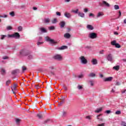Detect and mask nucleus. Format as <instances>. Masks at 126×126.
<instances>
[{"label":"nucleus","mask_w":126,"mask_h":126,"mask_svg":"<svg viewBox=\"0 0 126 126\" xmlns=\"http://www.w3.org/2000/svg\"><path fill=\"white\" fill-rule=\"evenodd\" d=\"M45 41L46 42H49L50 44L52 45V46H54V45H56L58 42L55 41L54 39H51L50 37L46 36L45 37Z\"/></svg>","instance_id":"nucleus-1"},{"label":"nucleus","mask_w":126,"mask_h":126,"mask_svg":"<svg viewBox=\"0 0 126 126\" xmlns=\"http://www.w3.org/2000/svg\"><path fill=\"white\" fill-rule=\"evenodd\" d=\"M28 54H29V51L28 50L23 49L20 51L18 55L20 57H22L24 56H28Z\"/></svg>","instance_id":"nucleus-2"},{"label":"nucleus","mask_w":126,"mask_h":126,"mask_svg":"<svg viewBox=\"0 0 126 126\" xmlns=\"http://www.w3.org/2000/svg\"><path fill=\"white\" fill-rule=\"evenodd\" d=\"M9 38H14L15 39H19L20 38V34L18 32H15L12 34H8Z\"/></svg>","instance_id":"nucleus-3"},{"label":"nucleus","mask_w":126,"mask_h":126,"mask_svg":"<svg viewBox=\"0 0 126 126\" xmlns=\"http://www.w3.org/2000/svg\"><path fill=\"white\" fill-rule=\"evenodd\" d=\"M100 6L102 7H110V4H109L106 1H102L99 3Z\"/></svg>","instance_id":"nucleus-4"},{"label":"nucleus","mask_w":126,"mask_h":126,"mask_svg":"<svg viewBox=\"0 0 126 126\" xmlns=\"http://www.w3.org/2000/svg\"><path fill=\"white\" fill-rule=\"evenodd\" d=\"M111 44L112 46H114L115 48H117L118 49H120V48L121 47L120 44L117 43L116 40H113L111 41Z\"/></svg>","instance_id":"nucleus-5"},{"label":"nucleus","mask_w":126,"mask_h":126,"mask_svg":"<svg viewBox=\"0 0 126 126\" xmlns=\"http://www.w3.org/2000/svg\"><path fill=\"white\" fill-rule=\"evenodd\" d=\"M89 37L91 39H96V38H97V34L95 32H90L89 35Z\"/></svg>","instance_id":"nucleus-6"},{"label":"nucleus","mask_w":126,"mask_h":126,"mask_svg":"<svg viewBox=\"0 0 126 126\" xmlns=\"http://www.w3.org/2000/svg\"><path fill=\"white\" fill-rule=\"evenodd\" d=\"M80 60L82 63H83V64H86V63H87V60L85 59V57H84V56H81L80 57Z\"/></svg>","instance_id":"nucleus-7"},{"label":"nucleus","mask_w":126,"mask_h":126,"mask_svg":"<svg viewBox=\"0 0 126 126\" xmlns=\"http://www.w3.org/2000/svg\"><path fill=\"white\" fill-rule=\"evenodd\" d=\"M55 60H57L58 61H62V56L61 55H56L54 57Z\"/></svg>","instance_id":"nucleus-8"},{"label":"nucleus","mask_w":126,"mask_h":126,"mask_svg":"<svg viewBox=\"0 0 126 126\" xmlns=\"http://www.w3.org/2000/svg\"><path fill=\"white\" fill-rule=\"evenodd\" d=\"M20 72V69H16L12 71V74H13L14 75H15V74H18Z\"/></svg>","instance_id":"nucleus-9"},{"label":"nucleus","mask_w":126,"mask_h":126,"mask_svg":"<svg viewBox=\"0 0 126 126\" xmlns=\"http://www.w3.org/2000/svg\"><path fill=\"white\" fill-rule=\"evenodd\" d=\"M78 15L80 17H82V18H84L85 17V14L83 12H78Z\"/></svg>","instance_id":"nucleus-10"},{"label":"nucleus","mask_w":126,"mask_h":126,"mask_svg":"<svg viewBox=\"0 0 126 126\" xmlns=\"http://www.w3.org/2000/svg\"><path fill=\"white\" fill-rule=\"evenodd\" d=\"M64 15L66 18H70V17H71V14L69 13L65 12Z\"/></svg>","instance_id":"nucleus-11"},{"label":"nucleus","mask_w":126,"mask_h":126,"mask_svg":"<svg viewBox=\"0 0 126 126\" xmlns=\"http://www.w3.org/2000/svg\"><path fill=\"white\" fill-rule=\"evenodd\" d=\"M59 25H60L61 28H63L65 25V22H64V21H61Z\"/></svg>","instance_id":"nucleus-12"},{"label":"nucleus","mask_w":126,"mask_h":126,"mask_svg":"<svg viewBox=\"0 0 126 126\" xmlns=\"http://www.w3.org/2000/svg\"><path fill=\"white\" fill-rule=\"evenodd\" d=\"M0 72L2 75H4V74H5V70L3 68H0Z\"/></svg>","instance_id":"nucleus-13"},{"label":"nucleus","mask_w":126,"mask_h":126,"mask_svg":"<svg viewBox=\"0 0 126 126\" xmlns=\"http://www.w3.org/2000/svg\"><path fill=\"white\" fill-rule=\"evenodd\" d=\"M70 34L69 33H66L64 34V38H66V39H69L70 38Z\"/></svg>","instance_id":"nucleus-14"},{"label":"nucleus","mask_w":126,"mask_h":126,"mask_svg":"<svg viewBox=\"0 0 126 126\" xmlns=\"http://www.w3.org/2000/svg\"><path fill=\"white\" fill-rule=\"evenodd\" d=\"M102 116V114H99L96 116V119L98 120L99 122H103V118H100Z\"/></svg>","instance_id":"nucleus-15"},{"label":"nucleus","mask_w":126,"mask_h":126,"mask_svg":"<svg viewBox=\"0 0 126 126\" xmlns=\"http://www.w3.org/2000/svg\"><path fill=\"white\" fill-rule=\"evenodd\" d=\"M65 49H67V46H65V45H63V46H61V47H59L58 48V50H65Z\"/></svg>","instance_id":"nucleus-16"},{"label":"nucleus","mask_w":126,"mask_h":126,"mask_svg":"<svg viewBox=\"0 0 126 126\" xmlns=\"http://www.w3.org/2000/svg\"><path fill=\"white\" fill-rule=\"evenodd\" d=\"M87 28L89 29V30H93V29H94V28H93V26L91 25H88L87 26Z\"/></svg>","instance_id":"nucleus-17"},{"label":"nucleus","mask_w":126,"mask_h":126,"mask_svg":"<svg viewBox=\"0 0 126 126\" xmlns=\"http://www.w3.org/2000/svg\"><path fill=\"white\" fill-rule=\"evenodd\" d=\"M92 63L93 64H97V59H93L92 60Z\"/></svg>","instance_id":"nucleus-18"},{"label":"nucleus","mask_w":126,"mask_h":126,"mask_svg":"<svg viewBox=\"0 0 126 126\" xmlns=\"http://www.w3.org/2000/svg\"><path fill=\"white\" fill-rule=\"evenodd\" d=\"M40 30L42 33H47V30L45 28H40Z\"/></svg>","instance_id":"nucleus-19"},{"label":"nucleus","mask_w":126,"mask_h":126,"mask_svg":"<svg viewBox=\"0 0 126 126\" xmlns=\"http://www.w3.org/2000/svg\"><path fill=\"white\" fill-rule=\"evenodd\" d=\"M103 81H104L105 82H108L109 81H111V77L104 78L103 80Z\"/></svg>","instance_id":"nucleus-20"},{"label":"nucleus","mask_w":126,"mask_h":126,"mask_svg":"<svg viewBox=\"0 0 126 126\" xmlns=\"http://www.w3.org/2000/svg\"><path fill=\"white\" fill-rule=\"evenodd\" d=\"M113 68L115 70H116V71H118V70H120V66L119 65L114 66Z\"/></svg>","instance_id":"nucleus-21"},{"label":"nucleus","mask_w":126,"mask_h":126,"mask_svg":"<svg viewBox=\"0 0 126 126\" xmlns=\"http://www.w3.org/2000/svg\"><path fill=\"white\" fill-rule=\"evenodd\" d=\"M88 76L89 77H95V76H96V74L93 72H92L88 75Z\"/></svg>","instance_id":"nucleus-22"},{"label":"nucleus","mask_w":126,"mask_h":126,"mask_svg":"<svg viewBox=\"0 0 126 126\" xmlns=\"http://www.w3.org/2000/svg\"><path fill=\"white\" fill-rule=\"evenodd\" d=\"M27 56H28L29 60H32V59H33V56L30 53V52H29V54Z\"/></svg>","instance_id":"nucleus-23"},{"label":"nucleus","mask_w":126,"mask_h":126,"mask_svg":"<svg viewBox=\"0 0 126 126\" xmlns=\"http://www.w3.org/2000/svg\"><path fill=\"white\" fill-rule=\"evenodd\" d=\"M51 20L49 18H45L44 20V23H50Z\"/></svg>","instance_id":"nucleus-24"},{"label":"nucleus","mask_w":126,"mask_h":126,"mask_svg":"<svg viewBox=\"0 0 126 126\" xmlns=\"http://www.w3.org/2000/svg\"><path fill=\"white\" fill-rule=\"evenodd\" d=\"M66 115H67V112L66 111H63L62 113L63 118H65V117H66Z\"/></svg>","instance_id":"nucleus-25"},{"label":"nucleus","mask_w":126,"mask_h":126,"mask_svg":"<svg viewBox=\"0 0 126 126\" xmlns=\"http://www.w3.org/2000/svg\"><path fill=\"white\" fill-rule=\"evenodd\" d=\"M9 14L12 17H14L15 16V13H14V11H12L11 12L9 13Z\"/></svg>","instance_id":"nucleus-26"},{"label":"nucleus","mask_w":126,"mask_h":126,"mask_svg":"<svg viewBox=\"0 0 126 126\" xmlns=\"http://www.w3.org/2000/svg\"><path fill=\"white\" fill-rule=\"evenodd\" d=\"M89 83H90L91 86H94V80H91L89 81Z\"/></svg>","instance_id":"nucleus-27"},{"label":"nucleus","mask_w":126,"mask_h":126,"mask_svg":"<svg viewBox=\"0 0 126 126\" xmlns=\"http://www.w3.org/2000/svg\"><path fill=\"white\" fill-rule=\"evenodd\" d=\"M23 29V28L21 26H20L18 27V30L19 32H21V31H22Z\"/></svg>","instance_id":"nucleus-28"},{"label":"nucleus","mask_w":126,"mask_h":126,"mask_svg":"<svg viewBox=\"0 0 126 126\" xmlns=\"http://www.w3.org/2000/svg\"><path fill=\"white\" fill-rule=\"evenodd\" d=\"M85 118L87 119V120H89V121H91V120H92V116H86Z\"/></svg>","instance_id":"nucleus-29"},{"label":"nucleus","mask_w":126,"mask_h":126,"mask_svg":"<svg viewBox=\"0 0 126 126\" xmlns=\"http://www.w3.org/2000/svg\"><path fill=\"white\" fill-rule=\"evenodd\" d=\"M106 59L107 60H108L109 62H111V54H109L107 56Z\"/></svg>","instance_id":"nucleus-30"},{"label":"nucleus","mask_w":126,"mask_h":126,"mask_svg":"<svg viewBox=\"0 0 126 126\" xmlns=\"http://www.w3.org/2000/svg\"><path fill=\"white\" fill-rule=\"evenodd\" d=\"M101 111H102V108L97 109L95 111V113H100V112H101Z\"/></svg>","instance_id":"nucleus-31"},{"label":"nucleus","mask_w":126,"mask_h":126,"mask_svg":"<svg viewBox=\"0 0 126 126\" xmlns=\"http://www.w3.org/2000/svg\"><path fill=\"white\" fill-rule=\"evenodd\" d=\"M103 15V14L101 12H99L98 13L97 16H96V17L98 18L99 17H100V16H102Z\"/></svg>","instance_id":"nucleus-32"},{"label":"nucleus","mask_w":126,"mask_h":126,"mask_svg":"<svg viewBox=\"0 0 126 126\" xmlns=\"http://www.w3.org/2000/svg\"><path fill=\"white\" fill-rule=\"evenodd\" d=\"M10 83H11V81H10V80L7 81L6 82V86H8V85H9V84H10Z\"/></svg>","instance_id":"nucleus-33"},{"label":"nucleus","mask_w":126,"mask_h":126,"mask_svg":"<svg viewBox=\"0 0 126 126\" xmlns=\"http://www.w3.org/2000/svg\"><path fill=\"white\" fill-rule=\"evenodd\" d=\"M12 91H13V94H15V92H13V90H16V87H14L13 86L11 87Z\"/></svg>","instance_id":"nucleus-34"},{"label":"nucleus","mask_w":126,"mask_h":126,"mask_svg":"<svg viewBox=\"0 0 126 126\" xmlns=\"http://www.w3.org/2000/svg\"><path fill=\"white\" fill-rule=\"evenodd\" d=\"M5 37H6V35H1L0 36V39L1 40H3V39H4V38H5Z\"/></svg>","instance_id":"nucleus-35"},{"label":"nucleus","mask_w":126,"mask_h":126,"mask_svg":"<svg viewBox=\"0 0 126 126\" xmlns=\"http://www.w3.org/2000/svg\"><path fill=\"white\" fill-rule=\"evenodd\" d=\"M58 22L57 19H54L52 21V23L53 24H55V23H57Z\"/></svg>","instance_id":"nucleus-36"},{"label":"nucleus","mask_w":126,"mask_h":126,"mask_svg":"<svg viewBox=\"0 0 126 126\" xmlns=\"http://www.w3.org/2000/svg\"><path fill=\"white\" fill-rule=\"evenodd\" d=\"M16 123L17 124V125H19V124H20V120L19 119H16Z\"/></svg>","instance_id":"nucleus-37"},{"label":"nucleus","mask_w":126,"mask_h":126,"mask_svg":"<svg viewBox=\"0 0 126 126\" xmlns=\"http://www.w3.org/2000/svg\"><path fill=\"white\" fill-rule=\"evenodd\" d=\"M114 8L116 10L120 9V6L119 5H114Z\"/></svg>","instance_id":"nucleus-38"},{"label":"nucleus","mask_w":126,"mask_h":126,"mask_svg":"<svg viewBox=\"0 0 126 126\" xmlns=\"http://www.w3.org/2000/svg\"><path fill=\"white\" fill-rule=\"evenodd\" d=\"M37 117L39 119H42V118H43V115H42L41 114H37Z\"/></svg>","instance_id":"nucleus-39"},{"label":"nucleus","mask_w":126,"mask_h":126,"mask_svg":"<svg viewBox=\"0 0 126 126\" xmlns=\"http://www.w3.org/2000/svg\"><path fill=\"white\" fill-rule=\"evenodd\" d=\"M27 69V68H26V67L23 66H22V72H24V71H25V70H26Z\"/></svg>","instance_id":"nucleus-40"},{"label":"nucleus","mask_w":126,"mask_h":126,"mask_svg":"<svg viewBox=\"0 0 126 126\" xmlns=\"http://www.w3.org/2000/svg\"><path fill=\"white\" fill-rule=\"evenodd\" d=\"M116 115H121L122 114V112L121 111H117L115 112Z\"/></svg>","instance_id":"nucleus-41"},{"label":"nucleus","mask_w":126,"mask_h":126,"mask_svg":"<svg viewBox=\"0 0 126 126\" xmlns=\"http://www.w3.org/2000/svg\"><path fill=\"white\" fill-rule=\"evenodd\" d=\"M0 17H2V18H6L7 17V15H0Z\"/></svg>","instance_id":"nucleus-42"},{"label":"nucleus","mask_w":126,"mask_h":126,"mask_svg":"<svg viewBox=\"0 0 126 126\" xmlns=\"http://www.w3.org/2000/svg\"><path fill=\"white\" fill-rule=\"evenodd\" d=\"M7 30H12V27L11 26H8L6 28Z\"/></svg>","instance_id":"nucleus-43"},{"label":"nucleus","mask_w":126,"mask_h":126,"mask_svg":"<svg viewBox=\"0 0 126 126\" xmlns=\"http://www.w3.org/2000/svg\"><path fill=\"white\" fill-rule=\"evenodd\" d=\"M49 29L50 30H55V27H54V26L50 27L49 28Z\"/></svg>","instance_id":"nucleus-44"},{"label":"nucleus","mask_w":126,"mask_h":126,"mask_svg":"<svg viewBox=\"0 0 126 126\" xmlns=\"http://www.w3.org/2000/svg\"><path fill=\"white\" fill-rule=\"evenodd\" d=\"M77 88H78V89H79V90H80V89H82V86L80 85H79L77 86Z\"/></svg>","instance_id":"nucleus-45"},{"label":"nucleus","mask_w":126,"mask_h":126,"mask_svg":"<svg viewBox=\"0 0 126 126\" xmlns=\"http://www.w3.org/2000/svg\"><path fill=\"white\" fill-rule=\"evenodd\" d=\"M84 75H83V74H81V75L78 76V77L79 78H83V77H84Z\"/></svg>","instance_id":"nucleus-46"},{"label":"nucleus","mask_w":126,"mask_h":126,"mask_svg":"<svg viewBox=\"0 0 126 126\" xmlns=\"http://www.w3.org/2000/svg\"><path fill=\"white\" fill-rule=\"evenodd\" d=\"M121 126H126V123L125 122H122L121 123Z\"/></svg>","instance_id":"nucleus-47"},{"label":"nucleus","mask_w":126,"mask_h":126,"mask_svg":"<svg viewBox=\"0 0 126 126\" xmlns=\"http://www.w3.org/2000/svg\"><path fill=\"white\" fill-rule=\"evenodd\" d=\"M72 11V12H74V13H78V9H77L76 10H73Z\"/></svg>","instance_id":"nucleus-48"},{"label":"nucleus","mask_w":126,"mask_h":126,"mask_svg":"<svg viewBox=\"0 0 126 126\" xmlns=\"http://www.w3.org/2000/svg\"><path fill=\"white\" fill-rule=\"evenodd\" d=\"M43 43H44V42L38 41L37 42V44L38 46H39V45H42V44H43Z\"/></svg>","instance_id":"nucleus-49"},{"label":"nucleus","mask_w":126,"mask_h":126,"mask_svg":"<svg viewBox=\"0 0 126 126\" xmlns=\"http://www.w3.org/2000/svg\"><path fill=\"white\" fill-rule=\"evenodd\" d=\"M105 123H102V124L97 125V126H105Z\"/></svg>","instance_id":"nucleus-50"},{"label":"nucleus","mask_w":126,"mask_h":126,"mask_svg":"<svg viewBox=\"0 0 126 126\" xmlns=\"http://www.w3.org/2000/svg\"><path fill=\"white\" fill-rule=\"evenodd\" d=\"M7 59H8V57L7 56H4L2 57L3 60H7Z\"/></svg>","instance_id":"nucleus-51"},{"label":"nucleus","mask_w":126,"mask_h":126,"mask_svg":"<svg viewBox=\"0 0 126 126\" xmlns=\"http://www.w3.org/2000/svg\"><path fill=\"white\" fill-rule=\"evenodd\" d=\"M89 16H90V17H91V16H92L93 17H94V16H95V15H94V14H93V13H91L89 14Z\"/></svg>","instance_id":"nucleus-52"},{"label":"nucleus","mask_w":126,"mask_h":126,"mask_svg":"<svg viewBox=\"0 0 126 126\" xmlns=\"http://www.w3.org/2000/svg\"><path fill=\"white\" fill-rule=\"evenodd\" d=\"M105 113L106 114H110L111 113V111L110 110H106Z\"/></svg>","instance_id":"nucleus-53"},{"label":"nucleus","mask_w":126,"mask_h":126,"mask_svg":"<svg viewBox=\"0 0 126 126\" xmlns=\"http://www.w3.org/2000/svg\"><path fill=\"white\" fill-rule=\"evenodd\" d=\"M56 14H57V15H58V16H61V12H57Z\"/></svg>","instance_id":"nucleus-54"},{"label":"nucleus","mask_w":126,"mask_h":126,"mask_svg":"<svg viewBox=\"0 0 126 126\" xmlns=\"http://www.w3.org/2000/svg\"><path fill=\"white\" fill-rule=\"evenodd\" d=\"M63 88H64V90H65V91H66V90H67V88L64 86V85H63Z\"/></svg>","instance_id":"nucleus-55"},{"label":"nucleus","mask_w":126,"mask_h":126,"mask_svg":"<svg viewBox=\"0 0 126 126\" xmlns=\"http://www.w3.org/2000/svg\"><path fill=\"white\" fill-rule=\"evenodd\" d=\"M99 54L103 55L104 54V50H101L99 52Z\"/></svg>","instance_id":"nucleus-56"},{"label":"nucleus","mask_w":126,"mask_h":126,"mask_svg":"<svg viewBox=\"0 0 126 126\" xmlns=\"http://www.w3.org/2000/svg\"><path fill=\"white\" fill-rule=\"evenodd\" d=\"M42 37L39 36V39H38V41L40 42V41H42Z\"/></svg>","instance_id":"nucleus-57"},{"label":"nucleus","mask_w":126,"mask_h":126,"mask_svg":"<svg viewBox=\"0 0 126 126\" xmlns=\"http://www.w3.org/2000/svg\"><path fill=\"white\" fill-rule=\"evenodd\" d=\"M119 18H120V17H121V16L122 15V12H121V11H119Z\"/></svg>","instance_id":"nucleus-58"},{"label":"nucleus","mask_w":126,"mask_h":126,"mask_svg":"<svg viewBox=\"0 0 126 126\" xmlns=\"http://www.w3.org/2000/svg\"><path fill=\"white\" fill-rule=\"evenodd\" d=\"M84 12H87V11H88V9L87 8H85L84 9Z\"/></svg>","instance_id":"nucleus-59"},{"label":"nucleus","mask_w":126,"mask_h":126,"mask_svg":"<svg viewBox=\"0 0 126 126\" xmlns=\"http://www.w3.org/2000/svg\"><path fill=\"white\" fill-rule=\"evenodd\" d=\"M114 35H119V33H118L117 32H114Z\"/></svg>","instance_id":"nucleus-60"},{"label":"nucleus","mask_w":126,"mask_h":126,"mask_svg":"<svg viewBox=\"0 0 126 126\" xmlns=\"http://www.w3.org/2000/svg\"><path fill=\"white\" fill-rule=\"evenodd\" d=\"M116 85H121V83L120 82H117L116 83Z\"/></svg>","instance_id":"nucleus-61"},{"label":"nucleus","mask_w":126,"mask_h":126,"mask_svg":"<svg viewBox=\"0 0 126 126\" xmlns=\"http://www.w3.org/2000/svg\"><path fill=\"white\" fill-rule=\"evenodd\" d=\"M25 5H22V6H21V7H22V8H25Z\"/></svg>","instance_id":"nucleus-62"},{"label":"nucleus","mask_w":126,"mask_h":126,"mask_svg":"<svg viewBox=\"0 0 126 126\" xmlns=\"http://www.w3.org/2000/svg\"><path fill=\"white\" fill-rule=\"evenodd\" d=\"M13 86H14V87H16L17 86V84H14Z\"/></svg>","instance_id":"nucleus-63"},{"label":"nucleus","mask_w":126,"mask_h":126,"mask_svg":"<svg viewBox=\"0 0 126 126\" xmlns=\"http://www.w3.org/2000/svg\"><path fill=\"white\" fill-rule=\"evenodd\" d=\"M124 22L125 24H126V19H124Z\"/></svg>","instance_id":"nucleus-64"}]
</instances>
